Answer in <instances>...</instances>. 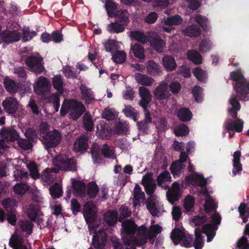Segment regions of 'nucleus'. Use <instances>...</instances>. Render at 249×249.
Returning a JSON list of instances; mask_svg holds the SVG:
<instances>
[{
  "mask_svg": "<svg viewBox=\"0 0 249 249\" xmlns=\"http://www.w3.org/2000/svg\"><path fill=\"white\" fill-rule=\"evenodd\" d=\"M122 243L118 239L112 241L113 249H136V247H142L147 243L148 239L153 244L157 235L149 231L144 225L138 227L134 220L126 219L122 224Z\"/></svg>",
  "mask_w": 249,
  "mask_h": 249,
  "instance_id": "f257e3e1",
  "label": "nucleus"
},
{
  "mask_svg": "<svg viewBox=\"0 0 249 249\" xmlns=\"http://www.w3.org/2000/svg\"><path fill=\"white\" fill-rule=\"evenodd\" d=\"M231 79L236 82L234 87L237 96L244 100L249 93V82L247 81L240 70L231 71Z\"/></svg>",
  "mask_w": 249,
  "mask_h": 249,
  "instance_id": "f03ea898",
  "label": "nucleus"
},
{
  "mask_svg": "<svg viewBox=\"0 0 249 249\" xmlns=\"http://www.w3.org/2000/svg\"><path fill=\"white\" fill-rule=\"evenodd\" d=\"M53 162L60 170L72 172L76 171V160L73 158H69L66 154L56 156L53 158Z\"/></svg>",
  "mask_w": 249,
  "mask_h": 249,
  "instance_id": "7ed1b4c3",
  "label": "nucleus"
},
{
  "mask_svg": "<svg viewBox=\"0 0 249 249\" xmlns=\"http://www.w3.org/2000/svg\"><path fill=\"white\" fill-rule=\"evenodd\" d=\"M42 142L46 149L56 147L62 139L60 133L56 129L47 132L42 136Z\"/></svg>",
  "mask_w": 249,
  "mask_h": 249,
  "instance_id": "20e7f679",
  "label": "nucleus"
},
{
  "mask_svg": "<svg viewBox=\"0 0 249 249\" xmlns=\"http://www.w3.org/2000/svg\"><path fill=\"white\" fill-rule=\"evenodd\" d=\"M68 107L70 108V116L73 121H77L86 111L82 102L75 99L68 100Z\"/></svg>",
  "mask_w": 249,
  "mask_h": 249,
  "instance_id": "39448f33",
  "label": "nucleus"
},
{
  "mask_svg": "<svg viewBox=\"0 0 249 249\" xmlns=\"http://www.w3.org/2000/svg\"><path fill=\"white\" fill-rule=\"evenodd\" d=\"M26 65L36 74H40L44 70V63L41 56H28L25 59Z\"/></svg>",
  "mask_w": 249,
  "mask_h": 249,
  "instance_id": "423d86ee",
  "label": "nucleus"
},
{
  "mask_svg": "<svg viewBox=\"0 0 249 249\" xmlns=\"http://www.w3.org/2000/svg\"><path fill=\"white\" fill-rule=\"evenodd\" d=\"M96 213V207L92 201H88L84 204L83 215L87 224L94 223L97 218Z\"/></svg>",
  "mask_w": 249,
  "mask_h": 249,
  "instance_id": "0eeeda50",
  "label": "nucleus"
},
{
  "mask_svg": "<svg viewBox=\"0 0 249 249\" xmlns=\"http://www.w3.org/2000/svg\"><path fill=\"white\" fill-rule=\"evenodd\" d=\"M1 41L6 44L18 41L21 37L19 32L17 30H4L0 33Z\"/></svg>",
  "mask_w": 249,
  "mask_h": 249,
  "instance_id": "6e6552de",
  "label": "nucleus"
},
{
  "mask_svg": "<svg viewBox=\"0 0 249 249\" xmlns=\"http://www.w3.org/2000/svg\"><path fill=\"white\" fill-rule=\"evenodd\" d=\"M51 88L50 83L48 79L44 76H41L34 86L35 92L39 95H42L50 91Z\"/></svg>",
  "mask_w": 249,
  "mask_h": 249,
  "instance_id": "1a4fd4ad",
  "label": "nucleus"
},
{
  "mask_svg": "<svg viewBox=\"0 0 249 249\" xmlns=\"http://www.w3.org/2000/svg\"><path fill=\"white\" fill-rule=\"evenodd\" d=\"M182 195L180 184L177 181L174 182L170 189L166 192V197L168 202L174 205L178 201Z\"/></svg>",
  "mask_w": 249,
  "mask_h": 249,
  "instance_id": "9d476101",
  "label": "nucleus"
},
{
  "mask_svg": "<svg viewBox=\"0 0 249 249\" xmlns=\"http://www.w3.org/2000/svg\"><path fill=\"white\" fill-rule=\"evenodd\" d=\"M153 94L155 98L159 100H165L169 98L171 94L168 90V84L162 81L155 89Z\"/></svg>",
  "mask_w": 249,
  "mask_h": 249,
  "instance_id": "9b49d317",
  "label": "nucleus"
},
{
  "mask_svg": "<svg viewBox=\"0 0 249 249\" xmlns=\"http://www.w3.org/2000/svg\"><path fill=\"white\" fill-rule=\"evenodd\" d=\"M139 94L141 97L139 105L145 109V108L147 107L148 104L152 100V95L150 90L143 86L140 87L139 88Z\"/></svg>",
  "mask_w": 249,
  "mask_h": 249,
  "instance_id": "f8f14e48",
  "label": "nucleus"
},
{
  "mask_svg": "<svg viewBox=\"0 0 249 249\" xmlns=\"http://www.w3.org/2000/svg\"><path fill=\"white\" fill-rule=\"evenodd\" d=\"M5 111L9 114H14L18 109L17 100L13 97H7L2 102Z\"/></svg>",
  "mask_w": 249,
  "mask_h": 249,
  "instance_id": "ddd939ff",
  "label": "nucleus"
},
{
  "mask_svg": "<svg viewBox=\"0 0 249 249\" xmlns=\"http://www.w3.org/2000/svg\"><path fill=\"white\" fill-rule=\"evenodd\" d=\"M107 241L106 234L103 232H96L92 237V245L96 249H103Z\"/></svg>",
  "mask_w": 249,
  "mask_h": 249,
  "instance_id": "4468645a",
  "label": "nucleus"
},
{
  "mask_svg": "<svg viewBox=\"0 0 249 249\" xmlns=\"http://www.w3.org/2000/svg\"><path fill=\"white\" fill-rule=\"evenodd\" d=\"M243 121L241 119H237V121L229 119L225 122L224 125L228 131L234 130L237 132H241L243 130Z\"/></svg>",
  "mask_w": 249,
  "mask_h": 249,
  "instance_id": "2eb2a0df",
  "label": "nucleus"
},
{
  "mask_svg": "<svg viewBox=\"0 0 249 249\" xmlns=\"http://www.w3.org/2000/svg\"><path fill=\"white\" fill-rule=\"evenodd\" d=\"M89 138L85 135H81L77 138L74 143V149L77 152L86 151L89 148Z\"/></svg>",
  "mask_w": 249,
  "mask_h": 249,
  "instance_id": "dca6fc26",
  "label": "nucleus"
},
{
  "mask_svg": "<svg viewBox=\"0 0 249 249\" xmlns=\"http://www.w3.org/2000/svg\"><path fill=\"white\" fill-rule=\"evenodd\" d=\"M74 195L76 196L84 197L86 195V184L83 181L74 180L72 182Z\"/></svg>",
  "mask_w": 249,
  "mask_h": 249,
  "instance_id": "f3484780",
  "label": "nucleus"
},
{
  "mask_svg": "<svg viewBox=\"0 0 249 249\" xmlns=\"http://www.w3.org/2000/svg\"><path fill=\"white\" fill-rule=\"evenodd\" d=\"M105 222L110 226L116 225L119 221L118 213L117 210H109L106 212L104 215Z\"/></svg>",
  "mask_w": 249,
  "mask_h": 249,
  "instance_id": "a211bd4d",
  "label": "nucleus"
},
{
  "mask_svg": "<svg viewBox=\"0 0 249 249\" xmlns=\"http://www.w3.org/2000/svg\"><path fill=\"white\" fill-rule=\"evenodd\" d=\"M24 242V239L21 236L13 235L9 240V245L13 249H28Z\"/></svg>",
  "mask_w": 249,
  "mask_h": 249,
  "instance_id": "6ab92c4d",
  "label": "nucleus"
},
{
  "mask_svg": "<svg viewBox=\"0 0 249 249\" xmlns=\"http://www.w3.org/2000/svg\"><path fill=\"white\" fill-rule=\"evenodd\" d=\"M149 41L151 46L157 52L161 53L163 51L165 43L159 35H156L151 36Z\"/></svg>",
  "mask_w": 249,
  "mask_h": 249,
  "instance_id": "aec40b11",
  "label": "nucleus"
},
{
  "mask_svg": "<svg viewBox=\"0 0 249 249\" xmlns=\"http://www.w3.org/2000/svg\"><path fill=\"white\" fill-rule=\"evenodd\" d=\"M133 54L134 56L140 60L145 59L144 49L143 47L139 43H136L133 45H131L129 55Z\"/></svg>",
  "mask_w": 249,
  "mask_h": 249,
  "instance_id": "412c9836",
  "label": "nucleus"
},
{
  "mask_svg": "<svg viewBox=\"0 0 249 249\" xmlns=\"http://www.w3.org/2000/svg\"><path fill=\"white\" fill-rule=\"evenodd\" d=\"M241 157V153L240 151H236L234 152L233 155V159L232 160L233 169L232 170L233 176H236L237 173L242 170V165L240 161Z\"/></svg>",
  "mask_w": 249,
  "mask_h": 249,
  "instance_id": "4be33fe9",
  "label": "nucleus"
},
{
  "mask_svg": "<svg viewBox=\"0 0 249 249\" xmlns=\"http://www.w3.org/2000/svg\"><path fill=\"white\" fill-rule=\"evenodd\" d=\"M156 196H151L147 198L145 202L146 207L150 213L154 216H158L159 211L156 206Z\"/></svg>",
  "mask_w": 249,
  "mask_h": 249,
  "instance_id": "5701e85b",
  "label": "nucleus"
},
{
  "mask_svg": "<svg viewBox=\"0 0 249 249\" xmlns=\"http://www.w3.org/2000/svg\"><path fill=\"white\" fill-rule=\"evenodd\" d=\"M217 227L213 224H206L204 225L202 228V232L205 233L207 236V241L208 242H211L216 234V231Z\"/></svg>",
  "mask_w": 249,
  "mask_h": 249,
  "instance_id": "b1692460",
  "label": "nucleus"
},
{
  "mask_svg": "<svg viewBox=\"0 0 249 249\" xmlns=\"http://www.w3.org/2000/svg\"><path fill=\"white\" fill-rule=\"evenodd\" d=\"M80 89L82 99L85 101L86 104H89L95 100L93 92L87 86L84 84L82 85L80 87Z\"/></svg>",
  "mask_w": 249,
  "mask_h": 249,
  "instance_id": "393cba45",
  "label": "nucleus"
},
{
  "mask_svg": "<svg viewBox=\"0 0 249 249\" xmlns=\"http://www.w3.org/2000/svg\"><path fill=\"white\" fill-rule=\"evenodd\" d=\"M229 101L230 102L232 107L228 109V112L232 118L237 121V119H240L237 117V111H239L241 108L240 104L238 101L237 97L235 96H233L230 99Z\"/></svg>",
  "mask_w": 249,
  "mask_h": 249,
  "instance_id": "a878e982",
  "label": "nucleus"
},
{
  "mask_svg": "<svg viewBox=\"0 0 249 249\" xmlns=\"http://www.w3.org/2000/svg\"><path fill=\"white\" fill-rule=\"evenodd\" d=\"M177 116L182 122L190 121L193 117V113L187 107H180L177 111Z\"/></svg>",
  "mask_w": 249,
  "mask_h": 249,
  "instance_id": "bb28decb",
  "label": "nucleus"
},
{
  "mask_svg": "<svg viewBox=\"0 0 249 249\" xmlns=\"http://www.w3.org/2000/svg\"><path fill=\"white\" fill-rule=\"evenodd\" d=\"M135 78L136 82L143 86L149 87L152 85L155 81L154 79L147 75L141 73H136Z\"/></svg>",
  "mask_w": 249,
  "mask_h": 249,
  "instance_id": "cd10ccee",
  "label": "nucleus"
},
{
  "mask_svg": "<svg viewBox=\"0 0 249 249\" xmlns=\"http://www.w3.org/2000/svg\"><path fill=\"white\" fill-rule=\"evenodd\" d=\"M182 32L186 36L191 37H197L201 34L200 27L195 24L188 26L185 29H182Z\"/></svg>",
  "mask_w": 249,
  "mask_h": 249,
  "instance_id": "c85d7f7f",
  "label": "nucleus"
},
{
  "mask_svg": "<svg viewBox=\"0 0 249 249\" xmlns=\"http://www.w3.org/2000/svg\"><path fill=\"white\" fill-rule=\"evenodd\" d=\"M129 13L125 9H119L116 13L114 18H116V21L123 24L125 26H127L129 23Z\"/></svg>",
  "mask_w": 249,
  "mask_h": 249,
  "instance_id": "c756f323",
  "label": "nucleus"
},
{
  "mask_svg": "<svg viewBox=\"0 0 249 249\" xmlns=\"http://www.w3.org/2000/svg\"><path fill=\"white\" fill-rule=\"evenodd\" d=\"M146 68L148 73L150 75L152 76H159L161 74V67L153 60H150L147 62Z\"/></svg>",
  "mask_w": 249,
  "mask_h": 249,
  "instance_id": "7c9ffc66",
  "label": "nucleus"
},
{
  "mask_svg": "<svg viewBox=\"0 0 249 249\" xmlns=\"http://www.w3.org/2000/svg\"><path fill=\"white\" fill-rule=\"evenodd\" d=\"M3 84L7 91L11 93L17 92L20 88V85L18 83L9 78H5Z\"/></svg>",
  "mask_w": 249,
  "mask_h": 249,
  "instance_id": "2f4dec72",
  "label": "nucleus"
},
{
  "mask_svg": "<svg viewBox=\"0 0 249 249\" xmlns=\"http://www.w3.org/2000/svg\"><path fill=\"white\" fill-rule=\"evenodd\" d=\"M189 181L193 182L197 184L199 186L203 188L205 187L207 183V180L201 174L199 175L196 173L192 174L187 178Z\"/></svg>",
  "mask_w": 249,
  "mask_h": 249,
  "instance_id": "473e14b6",
  "label": "nucleus"
},
{
  "mask_svg": "<svg viewBox=\"0 0 249 249\" xmlns=\"http://www.w3.org/2000/svg\"><path fill=\"white\" fill-rule=\"evenodd\" d=\"M202 231L200 228L195 229V239L193 242V246L195 249H201L204 246V240L202 236Z\"/></svg>",
  "mask_w": 249,
  "mask_h": 249,
  "instance_id": "72a5a7b5",
  "label": "nucleus"
},
{
  "mask_svg": "<svg viewBox=\"0 0 249 249\" xmlns=\"http://www.w3.org/2000/svg\"><path fill=\"white\" fill-rule=\"evenodd\" d=\"M126 26L120 23L115 21L111 22L107 27V31L111 34H119L124 31Z\"/></svg>",
  "mask_w": 249,
  "mask_h": 249,
  "instance_id": "f704fd0d",
  "label": "nucleus"
},
{
  "mask_svg": "<svg viewBox=\"0 0 249 249\" xmlns=\"http://www.w3.org/2000/svg\"><path fill=\"white\" fill-rule=\"evenodd\" d=\"M83 125L84 129L91 132L94 128V123L91 114L89 112H86L83 117Z\"/></svg>",
  "mask_w": 249,
  "mask_h": 249,
  "instance_id": "c9c22d12",
  "label": "nucleus"
},
{
  "mask_svg": "<svg viewBox=\"0 0 249 249\" xmlns=\"http://www.w3.org/2000/svg\"><path fill=\"white\" fill-rule=\"evenodd\" d=\"M162 62L167 71H173L177 67L174 58L171 56H164L162 58Z\"/></svg>",
  "mask_w": 249,
  "mask_h": 249,
  "instance_id": "e433bc0d",
  "label": "nucleus"
},
{
  "mask_svg": "<svg viewBox=\"0 0 249 249\" xmlns=\"http://www.w3.org/2000/svg\"><path fill=\"white\" fill-rule=\"evenodd\" d=\"M101 151L102 154L106 158L110 159L116 158L114 147L109 146L107 143H105L103 145Z\"/></svg>",
  "mask_w": 249,
  "mask_h": 249,
  "instance_id": "4c0bfd02",
  "label": "nucleus"
},
{
  "mask_svg": "<svg viewBox=\"0 0 249 249\" xmlns=\"http://www.w3.org/2000/svg\"><path fill=\"white\" fill-rule=\"evenodd\" d=\"M185 232H184L183 230L175 228L172 230L170 237L174 244L178 245L181 242V240L182 239L184 235H185Z\"/></svg>",
  "mask_w": 249,
  "mask_h": 249,
  "instance_id": "58836bf2",
  "label": "nucleus"
},
{
  "mask_svg": "<svg viewBox=\"0 0 249 249\" xmlns=\"http://www.w3.org/2000/svg\"><path fill=\"white\" fill-rule=\"evenodd\" d=\"M105 7L108 16L110 18H114L116 16V10L118 7V4L114 1L110 0H106Z\"/></svg>",
  "mask_w": 249,
  "mask_h": 249,
  "instance_id": "ea45409f",
  "label": "nucleus"
},
{
  "mask_svg": "<svg viewBox=\"0 0 249 249\" xmlns=\"http://www.w3.org/2000/svg\"><path fill=\"white\" fill-rule=\"evenodd\" d=\"M97 129L100 131V135L103 139H107L111 134V129L109 125L104 121L101 122L97 126Z\"/></svg>",
  "mask_w": 249,
  "mask_h": 249,
  "instance_id": "a19ab883",
  "label": "nucleus"
},
{
  "mask_svg": "<svg viewBox=\"0 0 249 249\" xmlns=\"http://www.w3.org/2000/svg\"><path fill=\"white\" fill-rule=\"evenodd\" d=\"M49 191L53 199L60 198L62 196L63 194V190L61 186L57 183L50 186Z\"/></svg>",
  "mask_w": 249,
  "mask_h": 249,
  "instance_id": "79ce46f5",
  "label": "nucleus"
},
{
  "mask_svg": "<svg viewBox=\"0 0 249 249\" xmlns=\"http://www.w3.org/2000/svg\"><path fill=\"white\" fill-rule=\"evenodd\" d=\"M99 191L98 186L94 181H91L87 184V195L90 198H94Z\"/></svg>",
  "mask_w": 249,
  "mask_h": 249,
  "instance_id": "37998d69",
  "label": "nucleus"
},
{
  "mask_svg": "<svg viewBox=\"0 0 249 249\" xmlns=\"http://www.w3.org/2000/svg\"><path fill=\"white\" fill-rule=\"evenodd\" d=\"M188 59L195 64L199 65L202 63V57L196 50H189L187 52Z\"/></svg>",
  "mask_w": 249,
  "mask_h": 249,
  "instance_id": "c03bdc74",
  "label": "nucleus"
},
{
  "mask_svg": "<svg viewBox=\"0 0 249 249\" xmlns=\"http://www.w3.org/2000/svg\"><path fill=\"white\" fill-rule=\"evenodd\" d=\"M123 112L126 117L131 118L134 122L137 121L138 112L131 106H125L123 110Z\"/></svg>",
  "mask_w": 249,
  "mask_h": 249,
  "instance_id": "a18cd8bd",
  "label": "nucleus"
},
{
  "mask_svg": "<svg viewBox=\"0 0 249 249\" xmlns=\"http://www.w3.org/2000/svg\"><path fill=\"white\" fill-rule=\"evenodd\" d=\"M182 22V18L179 15L170 16L164 20V24L168 26L178 25Z\"/></svg>",
  "mask_w": 249,
  "mask_h": 249,
  "instance_id": "49530a36",
  "label": "nucleus"
},
{
  "mask_svg": "<svg viewBox=\"0 0 249 249\" xmlns=\"http://www.w3.org/2000/svg\"><path fill=\"white\" fill-rule=\"evenodd\" d=\"M157 181L159 186L163 187V182L171 181V177L170 173L167 171L162 172L157 177Z\"/></svg>",
  "mask_w": 249,
  "mask_h": 249,
  "instance_id": "de8ad7c7",
  "label": "nucleus"
},
{
  "mask_svg": "<svg viewBox=\"0 0 249 249\" xmlns=\"http://www.w3.org/2000/svg\"><path fill=\"white\" fill-rule=\"evenodd\" d=\"M195 199L190 195H188L183 200V207L187 212L192 211L195 205Z\"/></svg>",
  "mask_w": 249,
  "mask_h": 249,
  "instance_id": "09e8293b",
  "label": "nucleus"
},
{
  "mask_svg": "<svg viewBox=\"0 0 249 249\" xmlns=\"http://www.w3.org/2000/svg\"><path fill=\"white\" fill-rule=\"evenodd\" d=\"M33 226V223L28 220H21L19 222V228L28 235L32 233Z\"/></svg>",
  "mask_w": 249,
  "mask_h": 249,
  "instance_id": "8fccbe9b",
  "label": "nucleus"
},
{
  "mask_svg": "<svg viewBox=\"0 0 249 249\" xmlns=\"http://www.w3.org/2000/svg\"><path fill=\"white\" fill-rule=\"evenodd\" d=\"M126 57V54L124 51L118 50L112 54V59L115 63L122 64L125 62Z\"/></svg>",
  "mask_w": 249,
  "mask_h": 249,
  "instance_id": "3c124183",
  "label": "nucleus"
},
{
  "mask_svg": "<svg viewBox=\"0 0 249 249\" xmlns=\"http://www.w3.org/2000/svg\"><path fill=\"white\" fill-rule=\"evenodd\" d=\"M185 165L183 163L178 161L173 163L170 167L171 173L174 176L179 175L181 171L184 168Z\"/></svg>",
  "mask_w": 249,
  "mask_h": 249,
  "instance_id": "603ef678",
  "label": "nucleus"
},
{
  "mask_svg": "<svg viewBox=\"0 0 249 249\" xmlns=\"http://www.w3.org/2000/svg\"><path fill=\"white\" fill-rule=\"evenodd\" d=\"M130 36L131 39L141 43H145L146 41L145 35L143 32L140 31H131Z\"/></svg>",
  "mask_w": 249,
  "mask_h": 249,
  "instance_id": "864d4df0",
  "label": "nucleus"
},
{
  "mask_svg": "<svg viewBox=\"0 0 249 249\" xmlns=\"http://www.w3.org/2000/svg\"><path fill=\"white\" fill-rule=\"evenodd\" d=\"M28 168L29 170L31 177L34 179H36L40 178V174L37 165L35 162H31L29 163Z\"/></svg>",
  "mask_w": 249,
  "mask_h": 249,
  "instance_id": "5fc2aeb1",
  "label": "nucleus"
},
{
  "mask_svg": "<svg viewBox=\"0 0 249 249\" xmlns=\"http://www.w3.org/2000/svg\"><path fill=\"white\" fill-rule=\"evenodd\" d=\"M194 20L202 28L203 30H207L208 19L207 18L201 15H196L194 17Z\"/></svg>",
  "mask_w": 249,
  "mask_h": 249,
  "instance_id": "6e6d98bb",
  "label": "nucleus"
},
{
  "mask_svg": "<svg viewBox=\"0 0 249 249\" xmlns=\"http://www.w3.org/2000/svg\"><path fill=\"white\" fill-rule=\"evenodd\" d=\"M193 73L196 78L200 82H204L207 78V73L206 71L203 70L199 67L194 69L193 71Z\"/></svg>",
  "mask_w": 249,
  "mask_h": 249,
  "instance_id": "4d7b16f0",
  "label": "nucleus"
},
{
  "mask_svg": "<svg viewBox=\"0 0 249 249\" xmlns=\"http://www.w3.org/2000/svg\"><path fill=\"white\" fill-rule=\"evenodd\" d=\"M17 143L19 147L24 150H29L32 148L33 146V142L30 141L23 138H18Z\"/></svg>",
  "mask_w": 249,
  "mask_h": 249,
  "instance_id": "13d9d810",
  "label": "nucleus"
},
{
  "mask_svg": "<svg viewBox=\"0 0 249 249\" xmlns=\"http://www.w3.org/2000/svg\"><path fill=\"white\" fill-rule=\"evenodd\" d=\"M118 114L113 109H105L102 113V118L108 121L115 120Z\"/></svg>",
  "mask_w": 249,
  "mask_h": 249,
  "instance_id": "bf43d9fd",
  "label": "nucleus"
},
{
  "mask_svg": "<svg viewBox=\"0 0 249 249\" xmlns=\"http://www.w3.org/2000/svg\"><path fill=\"white\" fill-rule=\"evenodd\" d=\"M29 189V186L25 183H17L14 187L15 193L20 195H24Z\"/></svg>",
  "mask_w": 249,
  "mask_h": 249,
  "instance_id": "052dcab7",
  "label": "nucleus"
},
{
  "mask_svg": "<svg viewBox=\"0 0 249 249\" xmlns=\"http://www.w3.org/2000/svg\"><path fill=\"white\" fill-rule=\"evenodd\" d=\"M189 127L185 124H182L177 127L174 130L175 134L177 136H184L187 135L189 133Z\"/></svg>",
  "mask_w": 249,
  "mask_h": 249,
  "instance_id": "680f3d73",
  "label": "nucleus"
},
{
  "mask_svg": "<svg viewBox=\"0 0 249 249\" xmlns=\"http://www.w3.org/2000/svg\"><path fill=\"white\" fill-rule=\"evenodd\" d=\"M119 212L120 213V217H119V221L123 222L125 220L124 219L125 218L131 216V212L129 210L128 208L123 205L119 209Z\"/></svg>",
  "mask_w": 249,
  "mask_h": 249,
  "instance_id": "e2e57ef3",
  "label": "nucleus"
},
{
  "mask_svg": "<svg viewBox=\"0 0 249 249\" xmlns=\"http://www.w3.org/2000/svg\"><path fill=\"white\" fill-rule=\"evenodd\" d=\"M53 86L54 89L58 91H61L63 88V82L60 75L54 76L53 79Z\"/></svg>",
  "mask_w": 249,
  "mask_h": 249,
  "instance_id": "0e129e2a",
  "label": "nucleus"
},
{
  "mask_svg": "<svg viewBox=\"0 0 249 249\" xmlns=\"http://www.w3.org/2000/svg\"><path fill=\"white\" fill-rule=\"evenodd\" d=\"M235 249H249V241L245 236H242L238 240Z\"/></svg>",
  "mask_w": 249,
  "mask_h": 249,
  "instance_id": "69168bd1",
  "label": "nucleus"
},
{
  "mask_svg": "<svg viewBox=\"0 0 249 249\" xmlns=\"http://www.w3.org/2000/svg\"><path fill=\"white\" fill-rule=\"evenodd\" d=\"M204 208L206 213H210L215 209L214 200L212 197L206 198Z\"/></svg>",
  "mask_w": 249,
  "mask_h": 249,
  "instance_id": "338daca9",
  "label": "nucleus"
},
{
  "mask_svg": "<svg viewBox=\"0 0 249 249\" xmlns=\"http://www.w3.org/2000/svg\"><path fill=\"white\" fill-rule=\"evenodd\" d=\"M179 243L183 247L189 248L193 247V237L189 233H185V235L182 237L181 242Z\"/></svg>",
  "mask_w": 249,
  "mask_h": 249,
  "instance_id": "774afa93",
  "label": "nucleus"
}]
</instances>
